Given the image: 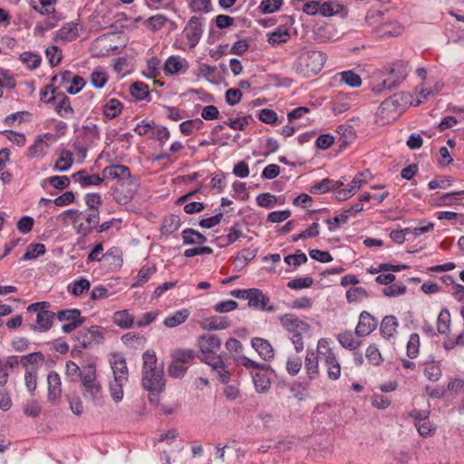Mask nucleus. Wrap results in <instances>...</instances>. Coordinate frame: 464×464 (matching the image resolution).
Instances as JSON below:
<instances>
[{
    "label": "nucleus",
    "instance_id": "ddd939ff",
    "mask_svg": "<svg viewBox=\"0 0 464 464\" xmlns=\"http://www.w3.org/2000/svg\"><path fill=\"white\" fill-rule=\"evenodd\" d=\"M202 22H203L202 18H199L197 16H192L188 20V22L183 31L185 37L188 39L190 48H195L202 36V34H203Z\"/></svg>",
    "mask_w": 464,
    "mask_h": 464
},
{
    "label": "nucleus",
    "instance_id": "37998d69",
    "mask_svg": "<svg viewBox=\"0 0 464 464\" xmlns=\"http://www.w3.org/2000/svg\"><path fill=\"white\" fill-rule=\"evenodd\" d=\"M91 284L88 279L81 278L75 280L68 285V292L75 296H79L90 289Z\"/></svg>",
    "mask_w": 464,
    "mask_h": 464
},
{
    "label": "nucleus",
    "instance_id": "6e6552de",
    "mask_svg": "<svg viewBox=\"0 0 464 464\" xmlns=\"http://www.w3.org/2000/svg\"><path fill=\"white\" fill-rule=\"evenodd\" d=\"M317 353L327 369L328 378L338 380L341 376V365L327 339L322 338L318 341Z\"/></svg>",
    "mask_w": 464,
    "mask_h": 464
},
{
    "label": "nucleus",
    "instance_id": "b1692460",
    "mask_svg": "<svg viewBox=\"0 0 464 464\" xmlns=\"http://www.w3.org/2000/svg\"><path fill=\"white\" fill-rule=\"evenodd\" d=\"M364 176H365L364 173H358L353 179V180L349 183V185H348L349 188L340 189L337 192V196H336L337 198L339 200H345V199L349 198L350 197H352L355 193V191L358 188H360L362 184L366 181Z\"/></svg>",
    "mask_w": 464,
    "mask_h": 464
},
{
    "label": "nucleus",
    "instance_id": "09e8293b",
    "mask_svg": "<svg viewBox=\"0 0 464 464\" xmlns=\"http://www.w3.org/2000/svg\"><path fill=\"white\" fill-rule=\"evenodd\" d=\"M290 39V34L288 30L277 28L275 32L270 34L267 42L271 45H276L286 43Z\"/></svg>",
    "mask_w": 464,
    "mask_h": 464
},
{
    "label": "nucleus",
    "instance_id": "6e6d98bb",
    "mask_svg": "<svg viewBox=\"0 0 464 464\" xmlns=\"http://www.w3.org/2000/svg\"><path fill=\"white\" fill-rule=\"evenodd\" d=\"M368 297L363 287H353L346 292V299L349 303L362 302Z\"/></svg>",
    "mask_w": 464,
    "mask_h": 464
},
{
    "label": "nucleus",
    "instance_id": "c756f323",
    "mask_svg": "<svg viewBox=\"0 0 464 464\" xmlns=\"http://www.w3.org/2000/svg\"><path fill=\"white\" fill-rule=\"evenodd\" d=\"M183 244L185 245H203L207 237L200 232L193 228H186L181 233Z\"/></svg>",
    "mask_w": 464,
    "mask_h": 464
},
{
    "label": "nucleus",
    "instance_id": "69168bd1",
    "mask_svg": "<svg viewBox=\"0 0 464 464\" xmlns=\"http://www.w3.org/2000/svg\"><path fill=\"white\" fill-rule=\"evenodd\" d=\"M66 375L71 378V381L82 378L83 365L80 368L77 363L72 361L66 362Z\"/></svg>",
    "mask_w": 464,
    "mask_h": 464
},
{
    "label": "nucleus",
    "instance_id": "e433bc0d",
    "mask_svg": "<svg viewBox=\"0 0 464 464\" xmlns=\"http://www.w3.org/2000/svg\"><path fill=\"white\" fill-rule=\"evenodd\" d=\"M190 313L188 309L177 311L174 314L166 317L163 324L168 328H173L185 323L188 318Z\"/></svg>",
    "mask_w": 464,
    "mask_h": 464
},
{
    "label": "nucleus",
    "instance_id": "6ab92c4d",
    "mask_svg": "<svg viewBox=\"0 0 464 464\" xmlns=\"http://www.w3.org/2000/svg\"><path fill=\"white\" fill-rule=\"evenodd\" d=\"M102 261L110 270L116 271L122 266V252L118 247L110 248L102 255Z\"/></svg>",
    "mask_w": 464,
    "mask_h": 464
},
{
    "label": "nucleus",
    "instance_id": "a878e982",
    "mask_svg": "<svg viewBox=\"0 0 464 464\" xmlns=\"http://www.w3.org/2000/svg\"><path fill=\"white\" fill-rule=\"evenodd\" d=\"M251 375L255 389L257 392H266L269 390L271 381L267 371L258 370L257 372H251Z\"/></svg>",
    "mask_w": 464,
    "mask_h": 464
},
{
    "label": "nucleus",
    "instance_id": "cd10ccee",
    "mask_svg": "<svg viewBox=\"0 0 464 464\" xmlns=\"http://www.w3.org/2000/svg\"><path fill=\"white\" fill-rule=\"evenodd\" d=\"M230 322L226 316H213L201 324V328L208 331L224 330L229 327Z\"/></svg>",
    "mask_w": 464,
    "mask_h": 464
},
{
    "label": "nucleus",
    "instance_id": "8fccbe9b",
    "mask_svg": "<svg viewBox=\"0 0 464 464\" xmlns=\"http://www.w3.org/2000/svg\"><path fill=\"white\" fill-rule=\"evenodd\" d=\"M283 3L284 0H262L258 9L265 14H273L281 8Z\"/></svg>",
    "mask_w": 464,
    "mask_h": 464
},
{
    "label": "nucleus",
    "instance_id": "9d476101",
    "mask_svg": "<svg viewBox=\"0 0 464 464\" xmlns=\"http://www.w3.org/2000/svg\"><path fill=\"white\" fill-rule=\"evenodd\" d=\"M105 330L99 325H92L90 328L80 330L74 336L80 348L91 349L102 343Z\"/></svg>",
    "mask_w": 464,
    "mask_h": 464
},
{
    "label": "nucleus",
    "instance_id": "a19ab883",
    "mask_svg": "<svg viewBox=\"0 0 464 464\" xmlns=\"http://www.w3.org/2000/svg\"><path fill=\"white\" fill-rule=\"evenodd\" d=\"M183 67L182 60L179 56L171 55L164 63V72L166 75L179 73Z\"/></svg>",
    "mask_w": 464,
    "mask_h": 464
},
{
    "label": "nucleus",
    "instance_id": "c03bdc74",
    "mask_svg": "<svg viewBox=\"0 0 464 464\" xmlns=\"http://www.w3.org/2000/svg\"><path fill=\"white\" fill-rule=\"evenodd\" d=\"M340 81L349 87L357 88L362 85V79L359 74L353 71H344L339 73Z\"/></svg>",
    "mask_w": 464,
    "mask_h": 464
},
{
    "label": "nucleus",
    "instance_id": "338daca9",
    "mask_svg": "<svg viewBox=\"0 0 464 464\" xmlns=\"http://www.w3.org/2000/svg\"><path fill=\"white\" fill-rule=\"evenodd\" d=\"M302 367V359L298 355L289 356L286 362V371L287 372L295 376L296 375Z\"/></svg>",
    "mask_w": 464,
    "mask_h": 464
},
{
    "label": "nucleus",
    "instance_id": "e2e57ef3",
    "mask_svg": "<svg viewBox=\"0 0 464 464\" xmlns=\"http://www.w3.org/2000/svg\"><path fill=\"white\" fill-rule=\"evenodd\" d=\"M238 363L248 370H252V372H257L258 370L268 371L270 368L268 364L256 362L246 356H241L238 359Z\"/></svg>",
    "mask_w": 464,
    "mask_h": 464
},
{
    "label": "nucleus",
    "instance_id": "f704fd0d",
    "mask_svg": "<svg viewBox=\"0 0 464 464\" xmlns=\"http://www.w3.org/2000/svg\"><path fill=\"white\" fill-rule=\"evenodd\" d=\"M73 163V155L72 152L67 150H63L60 152L59 158L56 160L53 170L56 171H66L71 169Z\"/></svg>",
    "mask_w": 464,
    "mask_h": 464
},
{
    "label": "nucleus",
    "instance_id": "bf43d9fd",
    "mask_svg": "<svg viewBox=\"0 0 464 464\" xmlns=\"http://www.w3.org/2000/svg\"><path fill=\"white\" fill-rule=\"evenodd\" d=\"M168 21H169V19L167 18V16H165L164 14H158L149 17L146 20V24L153 32H156V31L160 30L166 24V23Z\"/></svg>",
    "mask_w": 464,
    "mask_h": 464
},
{
    "label": "nucleus",
    "instance_id": "412c9836",
    "mask_svg": "<svg viewBox=\"0 0 464 464\" xmlns=\"http://www.w3.org/2000/svg\"><path fill=\"white\" fill-rule=\"evenodd\" d=\"M6 369L14 370L17 368L20 364L25 369L24 373V382L25 385L29 386V354L23 355L21 357L17 355L8 356L5 362H2Z\"/></svg>",
    "mask_w": 464,
    "mask_h": 464
},
{
    "label": "nucleus",
    "instance_id": "f257e3e1",
    "mask_svg": "<svg viewBox=\"0 0 464 464\" xmlns=\"http://www.w3.org/2000/svg\"><path fill=\"white\" fill-rule=\"evenodd\" d=\"M198 345L202 356L200 361L211 368L212 375L220 382L227 384L230 381V371L224 362L221 354H217L221 347V340L217 334H207L198 337Z\"/></svg>",
    "mask_w": 464,
    "mask_h": 464
},
{
    "label": "nucleus",
    "instance_id": "c85d7f7f",
    "mask_svg": "<svg viewBox=\"0 0 464 464\" xmlns=\"http://www.w3.org/2000/svg\"><path fill=\"white\" fill-rule=\"evenodd\" d=\"M56 101V112L64 119L72 118L74 111L72 107L71 106L69 98L64 93L61 92L60 97Z\"/></svg>",
    "mask_w": 464,
    "mask_h": 464
},
{
    "label": "nucleus",
    "instance_id": "0eeeda50",
    "mask_svg": "<svg viewBox=\"0 0 464 464\" xmlns=\"http://www.w3.org/2000/svg\"><path fill=\"white\" fill-rule=\"evenodd\" d=\"M326 62L325 53L320 51H304L293 64L295 72L306 78L316 75Z\"/></svg>",
    "mask_w": 464,
    "mask_h": 464
},
{
    "label": "nucleus",
    "instance_id": "72a5a7b5",
    "mask_svg": "<svg viewBox=\"0 0 464 464\" xmlns=\"http://www.w3.org/2000/svg\"><path fill=\"white\" fill-rule=\"evenodd\" d=\"M113 323L122 329H129L134 324V316L128 310L117 311L112 316Z\"/></svg>",
    "mask_w": 464,
    "mask_h": 464
},
{
    "label": "nucleus",
    "instance_id": "f03ea898",
    "mask_svg": "<svg viewBox=\"0 0 464 464\" xmlns=\"http://www.w3.org/2000/svg\"><path fill=\"white\" fill-rule=\"evenodd\" d=\"M142 359V386L149 392L150 402L157 403L159 401L158 394L165 388L163 364L158 363V358L154 351H146Z\"/></svg>",
    "mask_w": 464,
    "mask_h": 464
},
{
    "label": "nucleus",
    "instance_id": "4d7b16f0",
    "mask_svg": "<svg viewBox=\"0 0 464 464\" xmlns=\"http://www.w3.org/2000/svg\"><path fill=\"white\" fill-rule=\"evenodd\" d=\"M127 382H120L118 379H114L112 382L110 383V393L112 400L115 402H119L123 398V386Z\"/></svg>",
    "mask_w": 464,
    "mask_h": 464
},
{
    "label": "nucleus",
    "instance_id": "aec40b11",
    "mask_svg": "<svg viewBox=\"0 0 464 464\" xmlns=\"http://www.w3.org/2000/svg\"><path fill=\"white\" fill-rule=\"evenodd\" d=\"M251 345L265 361H269L274 358V348L266 339L254 337L251 340Z\"/></svg>",
    "mask_w": 464,
    "mask_h": 464
},
{
    "label": "nucleus",
    "instance_id": "4be33fe9",
    "mask_svg": "<svg viewBox=\"0 0 464 464\" xmlns=\"http://www.w3.org/2000/svg\"><path fill=\"white\" fill-rule=\"evenodd\" d=\"M319 353H315L313 350H307L304 359V369L310 380H314L319 375Z\"/></svg>",
    "mask_w": 464,
    "mask_h": 464
},
{
    "label": "nucleus",
    "instance_id": "4468645a",
    "mask_svg": "<svg viewBox=\"0 0 464 464\" xmlns=\"http://www.w3.org/2000/svg\"><path fill=\"white\" fill-rule=\"evenodd\" d=\"M248 306L261 311L274 312L276 307L268 305L270 298L258 288H249L247 297Z\"/></svg>",
    "mask_w": 464,
    "mask_h": 464
},
{
    "label": "nucleus",
    "instance_id": "4c0bfd02",
    "mask_svg": "<svg viewBox=\"0 0 464 464\" xmlns=\"http://www.w3.org/2000/svg\"><path fill=\"white\" fill-rule=\"evenodd\" d=\"M337 340L340 344L351 351H355L362 343L360 340L354 338L351 331H345L337 335Z\"/></svg>",
    "mask_w": 464,
    "mask_h": 464
},
{
    "label": "nucleus",
    "instance_id": "de8ad7c7",
    "mask_svg": "<svg viewBox=\"0 0 464 464\" xmlns=\"http://www.w3.org/2000/svg\"><path fill=\"white\" fill-rule=\"evenodd\" d=\"M424 375L431 382L439 381L442 375L440 363L436 362L427 363L424 368Z\"/></svg>",
    "mask_w": 464,
    "mask_h": 464
},
{
    "label": "nucleus",
    "instance_id": "393cba45",
    "mask_svg": "<svg viewBox=\"0 0 464 464\" xmlns=\"http://www.w3.org/2000/svg\"><path fill=\"white\" fill-rule=\"evenodd\" d=\"M78 37V24L75 22L66 23L57 31L55 41L72 42Z\"/></svg>",
    "mask_w": 464,
    "mask_h": 464
},
{
    "label": "nucleus",
    "instance_id": "9b49d317",
    "mask_svg": "<svg viewBox=\"0 0 464 464\" xmlns=\"http://www.w3.org/2000/svg\"><path fill=\"white\" fill-rule=\"evenodd\" d=\"M56 318L60 322H64L62 331L65 334L72 333L85 322V319L81 315V311L78 309L61 310L56 313Z\"/></svg>",
    "mask_w": 464,
    "mask_h": 464
},
{
    "label": "nucleus",
    "instance_id": "20e7f679",
    "mask_svg": "<svg viewBox=\"0 0 464 464\" xmlns=\"http://www.w3.org/2000/svg\"><path fill=\"white\" fill-rule=\"evenodd\" d=\"M278 320L288 334V338L294 344L295 352H302L304 348V338L309 336L311 331L309 324L293 314L281 315L278 317Z\"/></svg>",
    "mask_w": 464,
    "mask_h": 464
},
{
    "label": "nucleus",
    "instance_id": "423d86ee",
    "mask_svg": "<svg viewBox=\"0 0 464 464\" xmlns=\"http://www.w3.org/2000/svg\"><path fill=\"white\" fill-rule=\"evenodd\" d=\"M409 73L408 65L402 62L384 67L381 72L380 81L372 86V91L382 93L398 87Z\"/></svg>",
    "mask_w": 464,
    "mask_h": 464
},
{
    "label": "nucleus",
    "instance_id": "a211bd4d",
    "mask_svg": "<svg viewBox=\"0 0 464 464\" xmlns=\"http://www.w3.org/2000/svg\"><path fill=\"white\" fill-rule=\"evenodd\" d=\"M72 179L74 182H78L81 187L86 188L89 186H99L103 182V176L99 174L89 175L85 169H81L72 175Z\"/></svg>",
    "mask_w": 464,
    "mask_h": 464
},
{
    "label": "nucleus",
    "instance_id": "79ce46f5",
    "mask_svg": "<svg viewBox=\"0 0 464 464\" xmlns=\"http://www.w3.org/2000/svg\"><path fill=\"white\" fill-rule=\"evenodd\" d=\"M82 136L84 140L91 144H96L100 140L99 128L96 124L90 123L82 126Z\"/></svg>",
    "mask_w": 464,
    "mask_h": 464
},
{
    "label": "nucleus",
    "instance_id": "7c9ffc66",
    "mask_svg": "<svg viewBox=\"0 0 464 464\" xmlns=\"http://www.w3.org/2000/svg\"><path fill=\"white\" fill-rule=\"evenodd\" d=\"M403 32V27L397 22H385L378 27L381 37H394Z\"/></svg>",
    "mask_w": 464,
    "mask_h": 464
},
{
    "label": "nucleus",
    "instance_id": "ea45409f",
    "mask_svg": "<svg viewBox=\"0 0 464 464\" xmlns=\"http://www.w3.org/2000/svg\"><path fill=\"white\" fill-rule=\"evenodd\" d=\"M415 426L418 430V432L422 437H428L432 433V427L428 420V416L426 413L422 416L420 412H419L415 416Z\"/></svg>",
    "mask_w": 464,
    "mask_h": 464
},
{
    "label": "nucleus",
    "instance_id": "2f4dec72",
    "mask_svg": "<svg viewBox=\"0 0 464 464\" xmlns=\"http://www.w3.org/2000/svg\"><path fill=\"white\" fill-rule=\"evenodd\" d=\"M123 104L115 98H111L103 105L102 111L105 118L112 120L121 113Z\"/></svg>",
    "mask_w": 464,
    "mask_h": 464
},
{
    "label": "nucleus",
    "instance_id": "58836bf2",
    "mask_svg": "<svg viewBox=\"0 0 464 464\" xmlns=\"http://www.w3.org/2000/svg\"><path fill=\"white\" fill-rule=\"evenodd\" d=\"M181 225L180 218L177 215H169L163 219L161 225V233L165 235H170L177 231Z\"/></svg>",
    "mask_w": 464,
    "mask_h": 464
},
{
    "label": "nucleus",
    "instance_id": "052dcab7",
    "mask_svg": "<svg viewBox=\"0 0 464 464\" xmlns=\"http://www.w3.org/2000/svg\"><path fill=\"white\" fill-rule=\"evenodd\" d=\"M108 75L105 72L95 70L90 75V82L94 88L102 89L108 82Z\"/></svg>",
    "mask_w": 464,
    "mask_h": 464
},
{
    "label": "nucleus",
    "instance_id": "680f3d73",
    "mask_svg": "<svg viewBox=\"0 0 464 464\" xmlns=\"http://www.w3.org/2000/svg\"><path fill=\"white\" fill-rule=\"evenodd\" d=\"M365 356L368 362L375 366L380 365L383 361L381 352L375 344H371L368 346L365 352Z\"/></svg>",
    "mask_w": 464,
    "mask_h": 464
},
{
    "label": "nucleus",
    "instance_id": "473e14b6",
    "mask_svg": "<svg viewBox=\"0 0 464 464\" xmlns=\"http://www.w3.org/2000/svg\"><path fill=\"white\" fill-rule=\"evenodd\" d=\"M111 369L114 379H118L120 382H128V368L122 357L114 359L111 362Z\"/></svg>",
    "mask_w": 464,
    "mask_h": 464
},
{
    "label": "nucleus",
    "instance_id": "c9c22d12",
    "mask_svg": "<svg viewBox=\"0 0 464 464\" xmlns=\"http://www.w3.org/2000/svg\"><path fill=\"white\" fill-rule=\"evenodd\" d=\"M397 327V318L393 315H386L381 323L380 331L384 338H390L394 334Z\"/></svg>",
    "mask_w": 464,
    "mask_h": 464
},
{
    "label": "nucleus",
    "instance_id": "603ef678",
    "mask_svg": "<svg viewBox=\"0 0 464 464\" xmlns=\"http://www.w3.org/2000/svg\"><path fill=\"white\" fill-rule=\"evenodd\" d=\"M53 188L63 190L70 186L71 180L67 176H52L44 180Z\"/></svg>",
    "mask_w": 464,
    "mask_h": 464
},
{
    "label": "nucleus",
    "instance_id": "864d4df0",
    "mask_svg": "<svg viewBox=\"0 0 464 464\" xmlns=\"http://www.w3.org/2000/svg\"><path fill=\"white\" fill-rule=\"evenodd\" d=\"M45 55L52 67L57 66L63 58L61 49L56 45L49 46L45 49Z\"/></svg>",
    "mask_w": 464,
    "mask_h": 464
},
{
    "label": "nucleus",
    "instance_id": "a18cd8bd",
    "mask_svg": "<svg viewBox=\"0 0 464 464\" xmlns=\"http://www.w3.org/2000/svg\"><path fill=\"white\" fill-rule=\"evenodd\" d=\"M204 122L200 119L188 120L179 124V130L184 135H190L194 130H201Z\"/></svg>",
    "mask_w": 464,
    "mask_h": 464
},
{
    "label": "nucleus",
    "instance_id": "0e129e2a",
    "mask_svg": "<svg viewBox=\"0 0 464 464\" xmlns=\"http://www.w3.org/2000/svg\"><path fill=\"white\" fill-rule=\"evenodd\" d=\"M57 0H38L39 5H34L33 8L43 14H51L55 12Z\"/></svg>",
    "mask_w": 464,
    "mask_h": 464
},
{
    "label": "nucleus",
    "instance_id": "dca6fc26",
    "mask_svg": "<svg viewBox=\"0 0 464 464\" xmlns=\"http://www.w3.org/2000/svg\"><path fill=\"white\" fill-rule=\"evenodd\" d=\"M56 140V135L50 132L39 135L31 146V157H43L46 153L49 146L55 142Z\"/></svg>",
    "mask_w": 464,
    "mask_h": 464
},
{
    "label": "nucleus",
    "instance_id": "774afa93",
    "mask_svg": "<svg viewBox=\"0 0 464 464\" xmlns=\"http://www.w3.org/2000/svg\"><path fill=\"white\" fill-rule=\"evenodd\" d=\"M84 202L88 206V210L99 211L102 203V197L98 193H88L84 197Z\"/></svg>",
    "mask_w": 464,
    "mask_h": 464
},
{
    "label": "nucleus",
    "instance_id": "7ed1b4c3",
    "mask_svg": "<svg viewBox=\"0 0 464 464\" xmlns=\"http://www.w3.org/2000/svg\"><path fill=\"white\" fill-rule=\"evenodd\" d=\"M104 179L118 180V187L115 188V199L121 205L127 204L136 191L137 184L133 180L130 170L124 165H110L105 167L102 172Z\"/></svg>",
    "mask_w": 464,
    "mask_h": 464
},
{
    "label": "nucleus",
    "instance_id": "5fc2aeb1",
    "mask_svg": "<svg viewBox=\"0 0 464 464\" xmlns=\"http://www.w3.org/2000/svg\"><path fill=\"white\" fill-rule=\"evenodd\" d=\"M420 351V336L418 334H411L407 343V355L411 359L418 356Z\"/></svg>",
    "mask_w": 464,
    "mask_h": 464
},
{
    "label": "nucleus",
    "instance_id": "5701e85b",
    "mask_svg": "<svg viewBox=\"0 0 464 464\" xmlns=\"http://www.w3.org/2000/svg\"><path fill=\"white\" fill-rule=\"evenodd\" d=\"M48 399L51 401H56L62 394V382L60 375L55 372H51L47 377Z\"/></svg>",
    "mask_w": 464,
    "mask_h": 464
},
{
    "label": "nucleus",
    "instance_id": "1a4fd4ad",
    "mask_svg": "<svg viewBox=\"0 0 464 464\" xmlns=\"http://www.w3.org/2000/svg\"><path fill=\"white\" fill-rule=\"evenodd\" d=\"M50 306V303L44 301L31 304V313H36L35 323L31 325L34 330L46 332L53 326L56 313L49 311Z\"/></svg>",
    "mask_w": 464,
    "mask_h": 464
},
{
    "label": "nucleus",
    "instance_id": "3c124183",
    "mask_svg": "<svg viewBox=\"0 0 464 464\" xmlns=\"http://www.w3.org/2000/svg\"><path fill=\"white\" fill-rule=\"evenodd\" d=\"M130 92L137 100H143L149 95V86L142 82H135L130 86Z\"/></svg>",
    "mask_w": 464,
    "mask_h": 464
},
{
    "label": "nucleus",
    "instance_id": "f3484780",
    "mask_svg": "<svg viewBox=\"0 0 464 464\" xmlns=\"http://www.w3.org/2000/svg\"><path fill=\"white\" fill-rule=\"evenodd\" d=\"M378 321L370 313L362 311L355 328V334L359 337L367 336L377 327Z\"/></svg>",
    "mask_w": 464,
    "mask_h": 464
},
{
    "label": "nucleus",
    "instance_id": "39448f33",
    "mask_svg": "<svg viewBox=\"0 0 464 464\" xmlns=\"http://www.w3.org/2000/svg\"><path fill=\"white\" fill-rule=\"evenodd\" d=\"M82 388V396L94 405L103 403V391L97 379V368L94 362L83 365L82 378L80 380Z\"/></svg>",
    "mask_w": 464,
    "mask_h": 464
},
{
    "label": "nucleus",
    "instance_id": "49530a36",
    "mask_svg": "<svg viewBox=\"0 0 464 464\" xmlns=\"http://www.w3.org/2000/svg\"><path fill=\"white\" fill-rule=\"evenodd\" d=\"M450 324V312L447 308H444L439 314L437 319V331L440 334H445L448 333Z\"/></svg>",
    "mask_w": 464,
    "mask_h": 464
},
{
    "label": "nucleus",
    "instance_id": "2eb2a0df",
    "mask_svg": "<svg viewBox=\"0 0 464 464\" xmlns=\"http://www.w3.org/2000/svg\"><path fill=\"white\" fill-rule=\"evenodd\" d=\"M83 221L76 225L77 233L82 236H87L91 234L94 229L97 228L100 222V211L87 210L82 215Z\"/></svg>",
    "mask_w": 464,
    "mask_h": 464
},
{
    "label": "nucleus",
    "instance_id": "bb28decb",
    "mask_svg": "<svg viewBox=\"0 0 464 464\" xmlns=\"http://www.w3.org/2000/svg\"><path fill=\"white\" fill-rule=\"evenodd\" d=\"M243 237L244 233L242 230V225L239 222H235L228 229V234L219 237L218 239L221 241V246H227L234 244Z\"/></svg>",
    "mask_w": 464,
    "mask_h": 464
},
{
    "label": "nucleus",
    "instance_id": "f8f14e48",
    "mask_svg": "<svg viewBox=\"0 0 464 464\" xmlns=\"http://www.w3.org/2000/svg\"><path fill=\"white\" fill-rule=\"evenodd\" d=\"M401 100L402 95L401 93H395L385 99L379 106L378 114H386L389 119H396L403 110Z\"/></svg>",
    "mask_w": 464,
    "mask_h": 464
},
{
    "label": "nucleus",
    "instance_id": "13d9d810",
    "mask_svg": "<svg viewBox=\"0 0 464 464\" xmlns=\"http://www.w3.org/2000/svg\"><path fill=\"white\" fill-rule=\"evenodd\" d=\"M342 9H343V5L336 2H332V1L324 2V3L321 4L320 14H322L323 16H325V17L332 16L335 14L340 13Z\"/></svg>",
    "mask_w": 464,
    "mask_h": 464
}]
</instances>
